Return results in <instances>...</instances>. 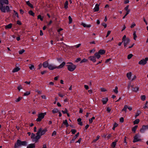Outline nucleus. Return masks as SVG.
<instances>
[{
    "instance_id": "f257e3e1",
    "label": "nucleus",
    "mask_w": 148,
    "mask_h": 148,
    "mask_svg": "<svg viewBox=\"0 0 148 148\" xmlns=\"http://www.w3.org/2000/svg\"><path fill=\"white\" fill-rule=\"evenodd\" d=\"M9 3L8 0H0V9L2 12H5L10 11L9 6L8 5L5 6L4 4L8 5Z\"/></svg>"
},
{
    "instance_id": "f03ea898",
    "label": "nucleus",
    "mask_w": 148,
    "mask_h": 148,
    "mask_svg": "<svg viewBox=\"0 0 148 148\" xmlns=\"http://www.w3.org/2000/svg\"><path fill=\"white\" fill-rule=\"evenodd\" d=\"M27 145V142L26 141H21L18 139L14 145V148H17L22 146H26Z\"/></svg>"
},
{
    "instance_id": "7ed1b4c3",
    "label": "nucleus",
    "mask_w": 148,
    "mask_h": 148,
    "mask_svg": "<svg viewBox=\"0 0 148 148\" xmlns=\"http://www.w3.org/2000/svg\"><path fill=\"white\" fill-rule=\"evenodd\" d=\"M67 64H70L69 65H66V66L67 67L68 70L71 72L73 71L76 69V66L73 64L71 62H68Z\"/></svg>"
},
{
    "instance_id": "20e7f679",
    "label": "nucleus",
    "mask_w": 148,
    "mask_h": 148,
    "mask_svg": "<svg viewBox=\"0 0 148 148\" xmlns=\"http://www.w3.org/2000/svg\"><path fill=\"white\" fill-rule=\"evenodd\" d=\"M42 131V128H40L37 133H36V136H35V137L34 138V140L36 142H37L38 140L40 138L41 135H40L41 132Z\"/></svg>"
},
{
    "instance_id": "39448f33",
    "label": "nucleus",
    "mask_w": 148,
    "mask_h": 148,
    "mask_svg": "<svg viewBox=\"0 0 148 148\" xmlns=\"http://www.w3.org/2000/svg\"><path fill=\"white\" fill-rule=\"evenodd\" d=\"M46 114V112L41 113L39 114L38 116V118L37 119L36 121L38 122H40Z\"/></svg>"
},
{
    "instance_id": "423d86ee",
    "label": "nucleus",
    "mask_w": 148,
    "mask_h": 148,
    "mask_svg": "<svg viewBox=\"0 0 148 148\" xmlns=\"http://www.w3.org/2000/svg\"><path fill=\"white\" fill-rule=\"evenodd\" d=\"M140 134H136L134 137L133 142L135 143L141 141V139H140Z\"/></svg>"
},
{
    "instance_id": "0eeeda50",
    "label": "nucleus",
    "mask_w": 148,
    "mask_h": 148,
    "mask_svg": "<svg viewBox=\"0 0 148 148\" xmlns=\"http://www.w3.org/2000/svg\"><path fill=\"white\" fill-rule=\"evenodd\" d=\"M148 60V58L146 57L145 59H143L140 60L138 64L140 65H144L147 63V61Z\"/></svg>"
},
{
    "instance_id": "6e6552de",
    "label": "nucleus",
    "mask_w": 148,
    "mask_h": 148,
    "mask_svg": "<svg viewBox=\"0 0 148 148\" xmlns=\"http://www.w3.org/2000/svg\"><path fill=\"white\" fill-rule=\"evenodd\" d=\"M148 129V124L147 125H143L141 128L140 130V132L142 133H144L145 131Z\"/></svg>"
},
{
    "instance_id": "1a4fd4ad",
    "label": "nucleus",
    "mask_w": 148,
    "mask_h": 148,
    "mask_svg": "<svg viewBox=\"0 0 148 148\" xmlns=\"http://www.w3.org/2000/svg\"><path fill=\"white\" fill-rule=\"evenodd\" d=\"M48 68L51 70H53L54 69H57V66L53 64H49Z\"/></svg>"
},
{
    "instance_id": "9d476101",
    "label": "nucleus",
    "mask_w": 148,
    "mask_h": 148,
    "mask_svg": "<svg viewBox=\"0 0 148 148\" xmlns=\"http://www.w3.org/2000/svg\"><path fill=\"white\" fill-rule=\"evenodd\" d=\"M129 42L130 40L128 38L122 41V43L123 44L124 46H126L128 45V44L129 43Z\"/></svg>"
},
{
    "instance_id": "9b49d317",
    "label": "nucleus",
    "mask_w": 148,
    "mask_h": 148,
    "mask_svg": "<svg viewBox=\"0 0 148 148\" xmlns=\"http://www.w3.org/2000/svg\"><path fill=\"white\" fill-rule=\"evenodd\" d=\"M79 135V133H77L73 138L71 140L70 143H73L75 141V139L78 137Z\"/></svg>"
},
{
    "instance_id": "f8f14e48",
    "label": "nucleus",
    "mask_w": 148,
    "mask_h": 148,
    "mask_svg": "<svg viewBox=\"0 0 148 148\" xmlns=\"http://www.w3.org/2000/svg\"><path fill=\"white\" fill-rule=\"evenodd\" d=\"M49 64L47 61H45L42 64V66L43 67L46 68L48 67Z\"/></svg>"
},
{
    "instance_id": "ddd939ff",
    "label": "nucleus",
    "mask_w": 148,
    "mask_h": 148,
    "mask_svg": "<svg viewBox=\"0 0 148 148\" xmlns=\"http://www.w3.org/2000/svg\"><path fill=\"white\" fill-rule=\"evenodd\" d=\"M89 59L90 60L92 61L93 62H95L96 61L95 57L94 56H90L88 57Z\"/></svg>"
},
{
    "instance_id": "4468645a",
    "label": "nucleus",
    "mask_w": 148,
    "mask_h": 148,
    "mask_svg": "<svg viewBox=\"0 0 148 148\" xmlns=\"http://www.w3.org/2000/svg\"><path fill=\"white\" fill-rule=\"evenodd\" d=\"M66 64L64 62H63L59 66H57V69H59L63 68Z\"/></svg>"
},
{
    "instance_id": "2eb2a0df",
    "label": "nucleus",
    "mask_w": 148,
    "mask_h": 148,
    "mask_svg": "<svg viewBox=\"0 0 148 148\" xmlns=\"http://www.w3.org/2000/svg\"><path fill=\"white\" fill-rule=\"evenodd\" d=\"M99 5L98 4H96L95 5V7L94 9V12L98 11L99 9Z\"/></svg>"
},
{
    "instance_id": "dca6fc26",
    "label": "nucleus",
    "mask_w": 148,
    "mask_h": 148,
    "mask_svg": "<svg viewBox=\"0 0 148 148\" xmlns=\"http://www.w3.org/2000/svg\"><path fill=\"white\" fill-rule=\"evenodd\" d=\"M35 147V145L34 143H31L29 145L27 148H34Z\"/></svg>"
},
{
    "instance_id": "f3484780",
    "label": "nucleus",
    "mask_w": 148,
    "mask_h": 148,
    "mask_svg": "<svg viewBox=\"0 0 148 148\" xmlns=\"http://www.w3.org/2000/svg\"><path fill=\"white\" fill-rule=\"evenodd\" d=\"M82 25L84 27H90L91 26V25L90 24H87L84 23H82Z\"/></svg>"
},
{
    "instance_id": "a211bd4d",
    "label": "nucleus",
    "mask_w": 148,
    "mask_h": 148,
    "mask_svg": "<svg viewBox=\"0 0 148 148\" xmlns=\"http://www.w3.org/2000/svg\"><path fill=\"white\" fill-rule=\"evenodd\" d=\"M108 100V98H104L102 99V102L103 104L106 103L107 102Z\"/></svg>"
},
{
    "instance_id": "6ab92c4d",
    "label": "nucleus",
    "mask_w": 148,
    "mask_h": 148,
    "mask_svg": "<svg viewBox=\"0 0 148 148\" xmlns=\"http://www.w3.org/2000/svg\"><path fill=\"white\" fill-rule=\"evenodd\" d=\"M98 52L100 55H102L105 54L106 52V51L104 50L100 49L99 51Z\"/></svg>"
},
{
    "instance_id": "aec40b11",
    "label": "nucleus",
    "mask_w": 148,
    "mask_h": 148,
    "mask_svg": "<svg viewBox=\"0 0 148 148\" xmlns=\"http://www.w3.org/2000/svg\"><path fill=\"white\" fill-rule=\"evenodd\" d=\"M47 130L46 128H45L44 129L42 130V131L41 132V136H42L45 133L47 132Z\"/></svg>"
},
{
    "instance_id": "412c9836",
    "label": "nucleus",
    "mask_w": 148,
    "mask_h": 148,
    "mask_svg": "<svg viewBox=\"0 0 148 148\" xmlns=\"http://www.w3.org/2000/svg\"><path fill=\"white\" fill-rule=\"evenodd\" d=\"M68 1H66L65 3H64V8L65 9H67L68 8Z\"/></svg>"
},
{
    "instance_id": "4be33fe9",
    "label": "nucleus",
    "mask_w": 148,
    "mask_h": 148,
    "mask_svg": "<svg viewBox=\"0 0 148 148\" xmlns=\"http://www.w3.org/2000/svg\"><path fill=\"white\" fill-rule=\"evenodd\" d=\"M20 69L18 67H17L15 68H14L13 69V70L12 71V72L13 73H15L16 72H17Z\"/></svg>"
},
{
    "instance_id": "5701e85b",
    "label": "nucleus",
    "mask_w": 148,
    "mask_h": 148,
    "mask_svg": "<svg viewBox=\"0 0 148 148\" xmlns=\"http://www.w3.org/2000/svg\"><path fill=\"white\" fill-rule=\"evenodd\" d=\"M95 57H96L97 59H99L100 57V55L98 52H96L94 54Z\"/></svg>"
},
{
    "instance_id": "b1692460",
    "label": "nucleus",
    "mask_w": 148,
    "mask_h": 148,
    "mask_svg": "<svg viewBox=\"0 0 148 148\" xmlns=\"http://www.w3.org/2000/svg\"><path fill=\"white\" fill-rule=\"evenodd\" d=\"M132 73L131 72H129L127 74V76L129 80L130 79Z\"/></svg>"
},
{
    "instance_id": "393cba45",
    "label": "nucleus",
    "mask_w": 148,
    "mask_h": 148,
    "mask_svg": "<svg viewBox=\"0 0 148 148\" xmlns=\"http://www.w3.org/2000/svg\"><path fill=\"white\" fill-rule=\"evenodd\" d=\"M12 24L11 23H10L8 25H6L5 26V28L6 29H10L12 27Z\"/></svg>"
},
{
    "instance_id": "a878e982",
    "label": "nucleus",
    "mask_w": 148,
    "mask_h": 148,
    "mask_svg": "<svg viewBox=\"0 0 148 148\" xmlns=\"http://www.w3.org/2000/svg\"><path fill=\"white\" fill-rule=\"evenodd\" d=\"M63 123L65 125L66 127H68L69 126V124L67 122V120L66 119L63 122Z\"/></svg>"
},
{
    "instance_id": "bb28decb",
    "label": "nucleus",
    "mask_w": 148,
    "mask_h": 148,
    "mask_svg": "<svg viewBox=\"0 0 148 148\" xmlns=\"http://www.w3.org/2000/svg\"><path fill=\"white\" fill-rule=\"evenodd\" d=\"M138 127V125H135L134 127L132 129V131L134 132V133L135 132L137 128Z\"/></svg>"
},
{
    "instance_id": "cd10ccee",
    "label": "nucleus",
    "mask_w": 148,
    "mask_h": 148,
    "mask_svg": "<svg viewBox=\"0 0 148 148\" xmlns=\"http://www.w3.org/2000/svg\"><path fill=\"white\" fill-rule=\"evenodd\" d=\"M59 112L58 109L57 108H55L52 111L53 113H57Z\"/></svg>"
},
{
    "instance_id": "c85d7f7f",
    "label": "nucleus",
    "mask_w": 148,
    "mask_h": 148,
    "mask_svg": "<svg viewBox=\"0 0 148 148\" xmlns=\"http://www.w3.org/2000/svg\"><path fill=\"white\" fill-rule=\"evenodd\" d=\"M26 3L30 7L33 8V6L32 4H31L29 2V1H28L26 2Z\"/></svg>"
},
{
    "instance_id": "c756f323",
    "label": "nucleus",
    "mask_w": 148,
    "mask_h": 148,
    "mask_svg": "<svg viewBox=\"0 0 148 148\" xmlns=\"http://www.w3.org/2000/svg\"><path fill=\"white\" fill-rule=\"evenodd\" d=\"M128 108V106L127 105H125L124 106V108L122 110V111H125V112H127V109Z\"/></svg>"
},
{
    "instance_id": "7c9ffc66",
    "label": "nucleus",
    "mask_w": 148,
    "mask_h": 148,
    "mask_svg": "<svg viewBox=\"0 0 148 148\" xmlns=\"http://www.w3.org/2000/svg\"><path fill=\"white\" fill-rule=\"evenodd\" d=\"M118 125V124H117L115 122L114 123L113 125V127H112V129L113 130H114L115 128Z\"/></svg>"
},
{
    "instance_id": "2f4dec72",
    "label": "nucleus",
    "mask_w": 148,
    "mask_h": 148,
    "mask_svg": "<svg viewBox=\"0 0 148 148\" xmlns=\"http://www.w3.org/2000/svg\"><path fill=\"white\" fill-rule=\"evenodd\" d=\"M116 144L115 142H113L111 144V147L112 148H115L116 145Z\"/></svg>"
},
{
    "instance_id": "473e14b6",
    "label": "nucleus",
    "mask_w": 148,
    "mask_h": 148,
    "mask_svg": "<svg viewBox=\"0 0 148 148\" xmlns=\"http://www.w3.org/2000/svg\"><path fill=\"white\" fill-rule=\"evenodd\" d=\"M139 120L138 119H136L134 121V125L137 124L139 123Z\"/></svg>"
},
{
    "instance_id": "72a5a7b5",
    "label": "nucleus",
    "mask_w": 148,
    "mask_h": 148,
    "mask_svg": "<svg viewBox=\"0 0 148 148\" xmlns=\"http://www.w3.org/2000/svg\"><path fill=\"white\" fill-rule=\"evenodd\" d=\"M141 112L140 111H138L136 113L135 116V118H136V117L138 116L141 113Z\"/></svg>"
},
{
    "instance_id": "f704fd0d",
    "label": "nucleus",
    "mask_w": 148,
    "mask_h": 148,
    "mask_svg": "<svg viewBox=\"0 0 148 148\" xmlns=\"http://www.w3.org/2000/svg\"><path fill=\"white\" fill-rule=\"evenodd\" d=\"M37 18L38 19H40L41 21H42L43 20V17H42L40 15H38Z\"/></svg>"
},
{
    "instance_id": "c9c22d12",
    "label": "nucleus",
    "mask_w": 148,
    "mask_h": 148,
    "mask_svg": "<svg viewBox=\"0 0 148 148\" xmlns=\"http://www.w3.org/2000/svg\"><path fill=\"white\" fill-rule=\"evenodd\" d=\"M95 117L93 116L91 118L89 119V123H92L93 122V120L95 119Z\"/></svg>"
},
{
    "instance_id": "e433bc0d",
    "label": "nucleus",
    "mask_w": 148,
    "mask_h": 148,
    "mask_svg": "<svg viewBox=\"0 0 148 148\" xmlns=\"http://www.w3.org/2000/svg\"><path fill=\"white\" fill-rule=\"evenodd\" d=\"M133 36H134V39L136 40V38L137 37V36L136 34V32L135 31H134L133 32Z\"/></svg>"
},
{
    "instance_id": "4c0bfd02",
    "label": "nucleus",
    "mask_w": 148,
    "mask_h": 148,
    "mask_svg": "<svg viewBox=\"0 0 148 148\" xmlns=\"http://www.w3.org/2000/svg\"><path fill=\"white\" fill-rule=\"evenodd\" d=\"M69 20V23L71 24L72 22V19L70 16H69L68 17Z\"/></svg>"
},
{
    "instance_id": "58836bf2",
    "label": "nucleus",
    "mask_w": 148,
    "mask_h": 148,
    "mask_svg": "<svg viewBox=\"0 0 148 148\" xmlns=\"http://www.w3.org/2000/svg\"><path fill=\"white\" fill-rule=\"evenodd\" d=\"M139 88L138 87H136L133 88L132 90L135 92H137Z\"/></svg>"
},
{
    "instance_id": "ea45409f",
    "label": "nucleus",
    "mask_w": 148,
    "mask_h": 148,
    "mask_svg": "<svg viewBox=\"0 0 148 148\" xmlns=\"http://www.w3.org/2000/svg\"><path fill=\"white\" fill-rule=\"evenodd\" d=\"M25 51V50L23 49H21L19 51L18 53L20 54H22Z\"/></svg>"
},
{
    "instance_id": "a19ab883",
    "label": "nucleus",
    "mask_w": 148,
    "mask_h": 148,
    "mask_svg": "<svg viewBox=\"0 0 148 148\" xmlns=\"http://www.w3.org/2000/svg\"><path fill=\"white\" fill-rule=\"evenodd\" d=\"M29 15L33 16H34V13L32 12V11L30 10L29 12Z\"/></svg>"
},
{
    "instance_id": "79ce46f5",
    "label": "nucleus",
    "mask_w": 148,
    "mask_h": 148,
    "mask_svg": "<svg viewBox=\"0 0 148 148\" xmlns=\"http://www.w3.org/2000/svg\"><path fill=\"white\" fill-rule=\"evenodd\" d=\"M129 7V5H127L125 8V10H126L127 12L129 11V12H130V10L128 9Z\"/></svg>"
},
{
    "instance_id": "37998d69",
    "label": "nucleus",
    "mask_w": 148,
    "mask_h": 148,
    "mask_svg": "<svg viewBox=\"0 0 148 148\" xmlns=\"http://www.w3.org/2000/svg\"><path fill=\"white\" fill-rule=\"evenodd\" d=\"M87 61V60L85 59V58H84V59H83V60H82L80 62V63H84V62H86Z\"/></svg>"
},
{
    "instance_id": "c03bdc74",
    "label": "nucleus",
    "mask_w": 148,
    "mask_h": 148,
    "mask_svg": "<svg viewBox=\"0 0 148 148\" xmlns=\"http://www.w3.org/2000/svg\"><path fill=\"white\" fill-rule=\"evenodd\" d=\"M100 137V136H99V135L97 136L96 137V138L95 139L93 140V141L94 142H95L96 141H97V140H98V139H99Z\"/></svg>"
},
{
    "instance_id": "a18cd8bd",
    "label": "nucleus",
    "mask_w": 148,
    "mask_h": 148,
    "mask_svg": "<svg viewBox=\"0 0 148 148\" xmlns=\"http://www.w3.org/2000/svg\"><path fill=\"white\" fill-rule=\"evenodd\" d=\"M145 98L146 97L145 95H143L141 96V99L143 101H144L145 99Z\"/></svg>"
},
{
    "instance_id": "49530a36",
    "label": "nucleus",
    "mask_w": 148,
    "mask_h": 148,
    "mask_svg": "<svg viewBox=\"0 0 148 148\" xmlns=\"http://www.w3.org/2000/svg\"><path fill=\"white\" fill-rule=\"evenodd\" d=\"M61 112L63 114H65L67 113V112H68V110L66 108H65L64 110H62Z\"/></svg>"
},
{
    "instance_id": "de8ad7c7",
    "label": "nucleus",
    "mask_w": 148,
    "mask_h": 148,
    "mask_svg": "<svg viewBox=\"0 0 148 148\" xmlns=\"http://www.w3.org/2000/svg\"><path fill=\"white\" fill-rule=\"evenodd\" d=\"M30 92H26L24 93V95L27 96L29 95L30 94Z\"/></svg>"
},
{
    "instance_id": "09e8293b",
    "label": "nucleus",
    "mask_w": 148,
    "mask_h": 148,
    "mask_svg": "<svg viewBox=\"0 0 148 148\" xmlns=\"http://www.w3.org/2000/svg\"><path fill=\"white\" fill-rule=\"evenodd\" d=\"M22 98L21 97H19L17 99H16V100L15 101L16 102H18L21 99H22Z\"/></svg>"
},
{
    "instance_id": "8fccbe9b",
    "label": "nucleus",
    "mask_w": 148,
    "mask_h": 148,
    "mask_svg": "<svg viewBox=\"0 0 148 148\" xmlns=\"http://www.w3.org/2000/svg\"><path fill=\"white\" fill-rule=\"evenodd\" d=\"M133 55L132 54H130L128 55L127 58L128 59H131Z\"/></svg>"
},
{
    "instance_id": "3c124183",
    "label": "nucleus",
    "mask_w": 148,
    "mask_h": 148,
    "mask_svg": "<svg viewBox=\"0 0 148 148\" xmlns=\"http://www.w3.org/2000/svg\"><path fill=\"white\" fill-rule=\"evenodd\" d=\"M113 91L116 93H117L118 92L117 87H115V89L113 90Z\"/></svg>"
},
{
    "instance_id": "603ef678",
    "label": "nucleus",
    "mask_w": 148,
    "mask_h": 148,
    "mask_svg": "<svg viewBox=\"0 0 148 148\" xmlns=\"http://www.w3.org/2000/svg\"><path fill=\"white\" fill-rule=\"evenodd\" d=\"M136 24L135 23L133 22V23H132L131 26H130V27L132 28H133L135 26H136Z\"/></svg>"
},
{
    "instance_id": "864d4df0",
    "label": "nucleus",
    "mask_w": 148,
    "mask_h": 148,
    "mask_svg": "<svg viewBox=\"0 0 148 148\" xmlns=\"http://www.w3.org/2000/svg\"><path fill=\"white\" fill-rule=\"evenodd\" d=\"M35 136V134H34L33 133H32L31 134V137L32 138H33L34 139Z\"/></svg>"
},
{
    "instance_id": "5fc2aeb1",
    "label": "nucleus",
    "mask_w": 148,
    "mask_h": 148,
    "mask_svg": "<svg viewBox=\"0 0 148 148\" xmlns=\"http://www.w3.org/2000/svg\"><path fill=\"white\" fill-rule=\"evenodd\" d=\"M71 132L72 134H74L76 132V130L75 129H73L71 130Z\"/></svg>"
},
{
    "instance_id": "6e6d98bb",
    "label": "nucleus",
    "mask_w": 148,
    "mask_h": 148,
    "mask_svg": "<svg viewBox=\"0 0 148 148\" xmlns=\"http://www.w3.org/2000/svg\"><path fill=\"white\" fill-rule=\"evenodd\" d=\"M130 12H129V11H127L123 17V19H124L125 18L126 16H127V15Z\"/></svg>"
},
{
    "instance_id": "4d7b16f0",
    "label": "nucleus",
    "mask_w": 148,
    "mask_h": 148,
    "mask_svg": "<svg viewBox=\"0 0 148 148\" xmlns=\"http://www.w3.org/2000/svg\"><path fill=\"white\" fill-rule=\"evenodd\" d=\"M81 60V58H77V59L75 60V62H78L79 61H80Z\"/></svg>"
},
{
    "instance_id": "13d9d810",
    "label": "nucleus",
    "mask_w": 148,
    "mask_h": 148,
    "mask_svg": "<svg viewBox=\"0 0 148 148\" xmlns=\"http://www.w3.org/2000/svg\"><path fill=\"white\" fill-rule=\"evenodd\" d=\"M129 38H126V36L125 35L123 36V38H122V41L123 40H126V39H128Z\"/></svg>"
},
{
    "instance_id": "bf43d9fd",
    "label": "nucleus",
    "mask_w": 148,
    "mask_h": 148,
    "mask_svg": "<svg viewBox=\"0 0 148 148\" xmlns=\"http://www.w3.org/2000/svg\"><path fill=\"white\" fill-rule=\"evenodd\" d=\"M110 33H111V31H108L107 34L106 36V37H107L109 36V35H110Z\"/></svg>"
},
{
    "instance_id": "052dcab7",
    "label": "nucleus",
    "mask_w": 148,
    "mask_h": 148,
    "mask_svg": "<svg viewBox=\"0 0 148 148\" xmlns=\"http://www.w3.org/2000/svg\"><path fill=\"white\" fill-rule=\"evenodd\" d=\"M120 121L121 122L123 123L124 121V118L123 117H121L120 119Z\"/></svg>"
},
{
    "instance_id": "680f3d73",
    "label": "nucleus",
    "mask_w": 148,
    "mask_h": 148,
    "mask_svg": "<svg viewBox=\"0 0 148 148\" xmlns=\"http://www.w3.org/2000/svg\"><path fill=\"white\" fill-rule=\"evenodd\" d=\"M111 109L109 107H107V111L108 113H110Z\"/></svg>"
},
{
    "instance_id": "e2e57ef3",
    "label": "nucleus",
    "mask_w": 148,
    "mask_h": 148,
    "mask_svg": "<svg viewBox=\"0 0 148 148\" xmlns=\"http://www.w3.org/2000/svg\"><path fill=\"white\" fill-rule=\"evenodd\" d=\"M56 132L55 131H54L52 133V136H53L54 135H56Z\"/></svg>"
},
{
    "instance_id": "0e129e2a",
    "label": "nucleus",
    "mask_w": 148,
    "mask_h": 148,
    "mask_svg": "<svg viewBox=\"0 0 148 148\" xmlns=\"http://www.w3.org/2000/svg\"><path fill=\"white\" fill-rule=\"evenodd\" d=\"M57 60L58 62H60L62 61V58H58Z\"/></svg>"
},
{
    "instance_id": "69168bd1",
    "label": "nucleus",
    "mask_w": 148,
    "mask_h": 148,
    "mask_svg": "<svg viewBox=\"0 0 148 148\" xmlns=\"http://www.w3.org/2000/svg\"><path fill=\"white\" fill-rule=\"evenodd\" d=\"M34 67L33 65H32L30 66L29 67V69L31 70H33L34 69Z\"/></svg>"
},
{
    "instance_id": "338daca9",
    "label": "nucleus",
    "mask_w": 148,
    "mask_h": 148,
    "mask_svg": "<svg viewBox=\"0 0 148 148\" xmlns=\"http://www.w3.org/2000/svg\"><path fill=\"white\" fill-rule=\"evenodd\" d=\"M112 136V135L111 134H109L107 136V138L108 139H110Z\"/></svg>"
},
{
    "instance_id": "774afa93",
    "label": "nucleus",
    "mask_w": 148,
    "mask_h": 148,
    "mask_svg": "<svg viewBox=\"0 0 148 148\" xmlns=\"http://www.w3.org/2000/svg\"><path fill=\"white\" fill-rule=\"evenodd\" d=\"M42 98L43 99H46V97L45 95H42L41 96Z\"/></svg>"
}]
</instances>
